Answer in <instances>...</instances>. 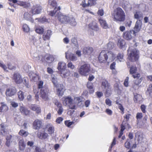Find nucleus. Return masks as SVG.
I'll list each match as a JSON object with an SVG mask.
<instances>
[{"mask_svg":"<svg viewBox=\"0 0 152 152\" xmlns=\"http://www.w3.org/2000/svg\"><path fill=\"white\" fill-rule=\"evenodd\" d=\"M128 58L132 62L137 61L138 58L139 51L134 47H130L127 50Z\"/></svg>","mask_w":152,"mask_h":152,"instance_id":"obj_1","label":"nucleus"},{"mask_svg":"<svg viewBox=\"0 0 152 152\" xmlns=\"http://www.w3.org/2000/svg\"><path fill=\"white\" fill-rule=\"evenodd\" d=\"M113 16L115 20L121 22L125 20V13L120 7L117 8L114 10Z\"/></svg>","mask_w":152,"mask_h":152,"instance_id":"obj_2","label":"nucleus"},{"mask_svg":"<svg viewBox=\"0 0 152 152\" xmlns=\"http://www.w3.org/2000/svg\"><path fill=\"white\" fill-rule=\"evenodd\" d=\"M19 137L17 135H9L6 136V141L5 144L7 146L9 147L11 145H15L17 143Z\"/></svg>","mask_w":152,"mask_h":152,"instance_id":"obj_3","label":"nucleus"},{"mask_svg":"<svg viewBox=\"0 0 152 152\" xmlns=\"http://www.w3.org/2000/svg\"><path fill=\"white\" fill-rule=\"evenodd\" d=\"M63 104L65 105H68L71 109H76L75 105L72 103L73 99L70 96H64L62 98Z\"/></svg>","mask_w":152,"mask_h":152,"instance_id":"obj_4","label":"nucleus"},{"mask_svg":"<svg viewBox=\"0 0 152 152\" xmlns=\"http://www.w3.org/2000/svg\"><path fill=\"white\" fill-rule=\"evenodd\" d=\"M90 71V65L86 64L81 66L78 69L79 73L81 75L84 76L88 75Z\"/></svg>","mask_w":152,"mask_h":152,"instance_id":"obj_5","label":"nucleus"},{"mask_svg":"<svg viewBox=\"0 0 152 152\" xmlns=\"http://www.w3.org/2000/svg\"><path fill=\"white\" fill-rule=\"evenodd\" d=\"M49 4L50 5L52 6L55 8L53 11H51L49 13V15L52 16H56L58 14V12L57 10H60V7H58L57 8L56 7L57 3L55 0H49Z\"/></svg>","mask_w":152,"mask_h":152,"instance_id":"obj_6","label":"nucleus"},{"mask_svg":"<svg viewBox=\"0 0 152 152\" xmlns=\"http://www.w3.org/2000/svg\"><path fill=\"white\" fill-rule=\"evenodd\" d=\"M58 20L61 23H67L69 22V20L70 19V18L66 15H64L60 14L58 12Z\"/></svg>","mask_w":152,"mask_h":152,"instance_id":"obj_7","label":"nucleus"},{"mask_svg":"<svg viewBox=\"0 0 152 152\" xmlns=\"http://www.w3.org/2000/svg\"><path fill=\"white\" fill-rule=\"evenodd\" d=\"M48 89L46 87H43L41 89V97L45 100H48L49 99L48 95Z\"/></svg>","mask_w":152,"mask_h":152,"instance_id":"obj_8","label":"nucleus"},{"mask_svg":"<svg viewBox=\"0 0 152 152\" xmlns=\"http://www.w3.org/2000/svg\"><path fill=\"white\" fill-rule=\"evenodd\" d=\"M16 92L17 90L15 88L12 86L7 89L5 92V94L7 96L11 97L15 95Z\"/></svg>","mask_w":152,"mask_h":152,"instance_id":"obj_9","label":"nucleus"},{"mask_svg":"<svg viewBox=\"0 0 152 152\" xmlns=\"http://www.w3.org/2000/svg\"><path fill=\"white\" fill-rule=\"evenodd\" d=\"M98 59L101 63H105L107 62V56L106 55V52L104 50H103L100 53L98 57Z\"/></svg>","mask_w":152,"mask_h":152,"instance_id":"obj_10","label":"nucleus"},{"mask_svg":"<svg viewBox=\"0 0 152 152\" xmlns=\"http://www.w3.org/2000/svg\"><path fill=\"white\" fill-rule=\"evenodd\" d=\"M142 26V22L141 20H137L136 22L134 30H132V32L135 34L139 32Z\"/></svg>","mask_w":152,"mask_h":152,"instance_id":"obj_11","label":"nucleus"},{"mask_svg":"<svg viewBox=\"0 0 152 152\" xmlns=\"http://www.w3.org/2000/svg\"><path fill=\"white\" fill-rule=\"evenodd\" d=\"M46 130L48 134L52 135L54 133V127L52 124L48 123L46 126Z\"/></svg>","mask_w":152,"mask_h":152,"instance_id":"obj_12","label":"nucleus"},{"mask_svg":"<svg viewBox=\"0 0 152 152\" xmlns=\"http://www.w3.org/2000/svg\"><path fill=\"white\" fill-rule=\"evenodd\" d=\"M102 88H103V90L105 91L106 93L110 94V87L109 85L108 82L106 80H104L102 83Z\"/></svg>","mask_w":152,"mask_h":152,"instance_id":"obj_13","label":"nucleus"},{"mask_svg":"<svg viewBox=\"0 0 152 152\" xmlns=\"http://www.w3.org/2000/svg\"><path fill=\"white\" fill-rule=\"evenodd\" d=\"M65 58L67 59L69 58V60L72 61H75L77 59V57L74 54L71 53L69 51L65 53Z\"/></svg>","mask_w":152,"mask_h":152,"instance_id":"obj_14","label":"nucleus"},{"mask_svg":"<svg viewBox=\"0 0 152 152\" xmlns=\"http://www.w3.org/2000/svg\"><path fill=\"white\" fill-rule=\"evenodd\" d=\"M42 10L41 7L39 5H35L33 6L32 9V13L33 15L40 13Z\"/></svg>","mask_w":152,"mask_h":152,"instance_id":"obj_15","label":"nucleus"},{"mask_svg":"<svg viewBox=\"0 0 152 152\" xmlns=\"http://www.w3.org/2000/svg\"><path fill=\"white\" fill-rule=\"evenodd\" d=\"M42 122L41 120H36L33 123V128L35 129H39L42 126Z\"/></svg>","mask_w":152,"mask_h":152,"instance_id":"obj_16","label":"nucleus"},{"mask_svg":"<svg viewBox=\"0 0 152 152\" xmlns=\"http://www.w3.org/2000/svg\"><path fill=\"white\" fill-rule=\"evenodd\" d=\"M57 88V94L59 96H62L64 94V87L63 84H60L56 87Z\"/></svg>","mask_w":152,"mask_h":152,"instance_id":"obj_17","label":"nucleus"},{"mask_svg":"<svg viewBox=\"0 0 152 152\" xmlns=\"http://www.w3.org/2000/svg\"><path fill=\"white\" fill-rule=\"evenodd\" d=\"M106 55L107 56V62H109L113 61L115 58V55L111 51L108 52L107 53H106Z\"/></svg>","mask_w":152,"mask_h":152,"instance_id":"obj_18","label":"nucleus"},{"mask_svg":"<svg viewBox=\"0 0 152 152\" xmlns=\"http://www.w3.org/2000/svg\"><path fill=\"white\" fill-rule=\"evenodd\" d=\"M29 76L31 80L34 82H37L39 80L38 76L35 73L32 72H30L29 73Z\"/></svg>","mask_w":152,"mask_h":152,"instance_id":"obj_19","label":"nucleus"},{"mask_svg":"<svg viewBox=\"0 0 152 152\" xmlns=\"http://www.w3.org/2000/svg\"><path fill=\"white\" fill-rule=\"evenodd\" d=\"M137 68L136 66H132L130 68V73L133 74L132 76L135 78L136 77L139 78L140 77V75L139 73L135 74L137 71Z\"/></svg>","mask_w":152,"mask_h":152,"instance_id":"obj_20","label":"nucleus"},{"mask_svg":"<svg viewBox=\"0 0 152 152\" xmlns=\"http://www.w3.org/2000/svg\"><path fill=\"white\" fill-rule=\"evenodd\" d=\"M13 80L17 84H20L22 81L20 75L18 73H15L13 77Z\"/></svg>","mask_w":152,"mask_h":152,"instance_id":"obj_21","label":"nucleus"},{"mask_svg":"<svg viewBox=\"0 0 152 152\" xmlns=\"http://www.w3.org/2000/svg\"><path fill=\"white\" fill-rule=\"evenodd\" d=\"M93 50L92 47H88L84 48L83 50V53L85 55H90L93 52Z\"/></svg>","mask_w":152,"mask_h":152,"instance_id":"obj_22","label":"nucleus"},{"mask_svg":"<svg viewBox=\"0 0 152 152\" xmlns=\"http://www.w3.org/2000/svg\"><path fill=\"white\" fill-rule=\"evenodd\" d=\"M89 28L94 31H98L99 30V28L95 21H93L90 23L88 25Z\"/></svg>","mask_w":152,"mask_h":152,"instance_id":"obj_23","label":"nucleus"},{"mask_svg":"<svg viewBox=\"0 0 152 152\" xmlns=\"http://www.w3.org/2000/svg\"><path fill=\"white\" fill-rule=\"evenodd\" d=\"M19 110L23 115H27L29 114V111L23 105L20 106Z\"/></svg>","mask_w":152,"mask_h":152,"instance_id":"obj_24","label":"nucleus"},{"mask_svg":"<svg viewBox=\"0 0 152 152\" xmlns=\"http://www.w3.org/2000/svg\"><path fill=\"white\" fill-rule=\"evenodd\" d=\"M134 34L132 31H126L123 34V37L124 39L129 40L132 38V34Z\"/></svg>","mask_w":152,"mask_h":152,"instance_id":"obj_25","label":"nucleus"},{"mask_svg":"<svg viewBox=\"0 0 152 152\" xmlns=\"http://www.w3.org/2000/svg\"><path fill=\"white\" fill-rule=\"evenodd\" d=\"M66 67V64L64 62H60L58 64V69L61 72L62 71L65 70Z\"/></svg>","mask_w":152,"mask_h":152,"instance_id":"obj_26","label":"nucleus"},{"mask_svg":"<svg viewBox=\"0 0 152 152\" xmlns=\"http://www.w3.org/2000/svg\"><path fill=\"white\" fill-rule=\"evenodd\" d=\"M99 20L101 25L103 28L106 29L108 28V25L105 20L102 18H99Z\"/></svg>","mask_w":152,"mask_h":152,"instance_id":"obj_27","label":"nucleus"},{"mask_svg":"<svg viewBox=\"0 0 152 152\" xmlns=\"http://www.w3.org/2000/svg\"><path fill=\"white\" fill-rule=\"evenodd\" d=\"M19 145L20 146V152H22L25 147V144L24 142V140L22 139L20 140L19 142Z\"/></svg>","mask_w":152,"mask_h":152,"instance_id":"obj_28","label":"nucleus"},{"mask_svg":"<svg viewBox=\"0 0 152 152\" xmlns=\"http://www.w3.org/2000/svg\"><path fill=\"white\" fill-rule=\"evenodd\" d=\"M1 134L3 136H5L7 134V130L3 124H1L0 126Z\"/></svg>","mask_w":152,"mask_h":152,"instance_id":"obj_29","label":"nucleus"},{"mask_svg":"<svg viewBox=\"0 0 152 152\" xmlns=\"http://www.w3.org/2000/svg\"><path fill=\"white\" fill-rule=\"evenodd\" d=\"M51 34L52 31H51L50 30H47L46 34L44 35L43 36V39L44 40L49 39Z\"/></svg>","mask_w":152,"mask_h":152,"instance_id":"obj_30","label":"nucleus"},{"mask_svg":"<svg viewBox=\"0 0 152 152\" xmlns=\"http://www.w3.org/2000/svg\"><path fill=\"white\" fill-rule=\"evenodd\" d=\"M142 14L140 12H136L134 14V18L137 20H141L142 19Z\"/></svg>","mask_w":152,"mask_h":152,"instance_id":"obj_31","label":"nucleus"},{"mask_svg":"<svg viewBox=\"0 0 152 152\" xmlns=\"http://www.w3.org/2000/svg\"><path fill=\"white\" fill-rule=\"evenodd\" d=\"M30 109L36 111L37 113H40L41 112V110L40 107H37L35 105H32L30 107Z\"/></svg>","mask_w":152,"mask_h":152,"instance_id":"obj_32","label":"nucleus"},{"mask_svg":"<svg viewBox=\"0 0 152 152\" xmlns=\"http://www.w3.org/2000/svg\"><path fill=\"white\" fill-rule=\"evenodd\" d=\"M142 96L140 95L136 94L134 95V101L135 102L137 103L140 102L142 99Z\"/></svg>","mask_w":152,"mask_h":152,"instance_id":"obj_33","label":"nucleus"},{"mask_svg":"<svg viewBox=\"0 0 152 152\" xmlns=\"http://www.w3.org/2000/svg\"><path fill=\"white\" fill-rule=\"evenodd\" d=\"M8 107L4 103H2L1 106L0 107V112H5L8 110Z\"/></svg>","mask_w":152,"mask_h":152,"instance_id":"obj_34","label":"nucleus"},{"mask_svg":"<svg viewBox=\"0 0 152 152\" xmlns=\"http://www.w3.org/2000/svg\"><path fill=\"white\" fill-rule=\"evenodd\" d=\"M114 47V44L112 42H109L105 46V48L107 50H110L113 49Z\"/></svg>","mask_w":152,"mask_h":152,"instance_id":"obj_35","label":"nucleus"},{"mask_svg":"<svg viewBox=\"0 0 152 152\" xmlns=\"http://www.w3.org/2000/svg\"><path fill=\"white\" fill-rule=\"evenodd\" d=\"M61 76L66 77L69 76L70 74V71L69 70H65L64 71H62L61 72Z\"/></svg>","mask_w":152,"mask_h":152,"instance_id":"obj_36","label":"nucleus"},{"mask_svg":"<svg viewBox=\"0 0 152 152\" xmlns=\"http://www.w3.org/2000/svg\"><path fill=\"white\" fill-rule=\"evenodd\" d=\"M39 138L41 139H45L48 136V133L45 132L41 133L40 134L38 135Z\"/></svg>","mask_w":152,"mask_h":152,"instance_id":"obj_37","label":"nucleus"},{"mask_svg":"<svg viewBox=\"0 0 152 152\" xmlns=\"http://www.w3.org/2000/svg\"><path fill=\"white\" fill-rule=\"evenodd\" d=\"M123 57V53H118L117 56V59L118 61L120 62H123L124 61Z\"/></svg>","mask_w":152,"mask_h":152,"instance_id":"obj_38","label":"nucleus"},{"mask_svg":"<svg viewBox=\"0 0 152 152\" xmlns=\"http://www.w3.org/2000/svg\"><path fill=\"white\" fill-rule=\"evenodd\" d=\"M18 4L24 7H28L30 6L29 4L26 2L19 1L18 2Z\"/></svg>","mask_w":152,"mask_h":152,"instance_id":"obj_39","label":"nucleus"},{"mask_svg":"<svg viewBox=\"0 0 152 152\" xmlns=\"http://www.w3.org/2000/svg\"><path fill=\"white\" fill-rule=\"evenodd\" d=\"M70 24L73 26H75L77 24V22L75 19L73 18H70L69 22L68 23Z\"/></svg>","mask_w":152,"mask_h":152,"instance_id":"obj_40","label":"nucleus"},{"mask_svg":"<svg viewBox=\"0 0 152 152\" xmlns=\"http://www.w3.org/2000/svg\"><path fill=\"white\" fill-rule=\"evenodd\" d=\"M0 67L5 72H8L7 67L4 64L3 62L0 60Z\"/></svg>","mask_w":152,"mask_h":152,"instance_id":"obj_41","label":"nucleus"},{"mask_svg":"<svg viewBox=\"0 0 152 152\" xmlns=\"http://www.w3.org/2000/svg\"><path fill=\"white\" fill-rule=\"evenodd\" d=\"M18 97L20 101L23 100L24 98V96L23 93L21 91H20L18 92Z\"/></svg>","mask_w":152,"mask_h":152,"instance_id":"obj_42","label":"nucleus"},{"mask_svg":"<svg viewBox=\"0 0 152 152\" xmlns=\"http://www.w3.org/2000/svg\"><path fill=\"white\" fill-rule=\"evenodd\" d=\"M35 61H37L38 62L41 61L42 62L43 61V57L42 55H38V56H35L34 58Z\"/></svg>","mask_w":152,"mask_h":152,"instance_id":"obj_43","label":"nucleus"},{"mask_svg":"<svg viewBox=\"0 0 152 152\" xmlns=\"http://www.w3.org/2000/svg\"><path fill=\"white\" fill-rule=\"evenodd\" d=\"M125 44V42L124 40L121 39H120L118 40V45L120 48H122Z\"/></svg>","mask_w":152,"mask_h":152,"instance_id":"obj_44","label":"nucleus"},{"mask_svg":"<svg viewBox=\"0 0 152 152\" xmlns=\"http://www.w3.org/2000/svg\"><path fill=\"white\" fill-rule=\"evenodd\" d=\"M52 81L54 86L56 87L58 86V85L60 84L57 83V81L56 77L54 76L53 75H52Z\"/></svg>","mask_w":152,"mask_h":152,"instance_id":"obj_45","label":"nucleus"},{"mask_svg":"<svg viewBox=\"0 0 152 152\" xmlns=\"http://www.w3.org/2000/svg\"><path fill=\"white\" fill-rule=\"evenodd\" d=\"M74 101L75 103L77 104L79 106H81L80 105H79V104L81 103L82 101L80 98L78 97H75L74 98Z\"/></svg>","mask_w":152,"mask_h":152,"instance_id":"obj_46","label":"nucleus"},{"mask_svg":"<svg viewBox=\"0 0 152 152\" xmlns=\"http://www.w3.org/2000/svg\"><path fill=\"white\" fill-rule=\"evenodd\" d=\"M36 32L38 34H42L44 32L43 28L42 27H39L35 30Z\"/></svg>","mask_w":152,"mask_h":152,"instance_id":"obj_47","label":"nucleus"},{"mask_svg":"<svg viewBox=\"0 0 152 152\" xmlns=\"http://www.w3.org/2000/svg\"><path fill=\"white\" fill-rule=\"evenodd\" d=\"M19 134L23 137H26L28 134V133L27 132L23 130H20L19 132Z\"/></svg>","mask_w":152,"mask_h":152,"instance_id":"obj_48","label":"nucleus"},{"mask_svg":"<svg viewBox=\"0 0 152 152\" xmlns=\"http://www.w3.org/2000/svg\"><path fill=\"white\" fill-rule=\"evenodd\" d=\"M87 87L88 89L91 90V93H93L94 92V90L93 89V84L91 82H88L87 84Z\"/></svg>","mask_w":152,"mask_h":152,"instance_id":"obj_49","label":"nucleus"},{"mask_svg":"<svg viewBox=\"0 0 152 152\" xmlns=\"http://www.w3.org/2000/svg\"><path fill=\"white\" fill-rule=\"evenodd\" d=\"M152 92V84H150L149 86V87L148 88L147 91L146 92V94L147 95H150L151 93Z\"/></svg>","mask_w":152,"mask_h":152,"instance_id":"obj_50","label":"nucleus"},{"mask_svg":"<svg viewBox=\"0 0 152 152\" xmlns=\"http://www.w3.org/2000/svg\"><path fill=\"white\" fill-rule=\"evenodd\" d=\"M128 125V124H127L125 121H124L122 122V124L121 125V129L120 131L123 132L125 129V126H126V125Z\"/></svg>","mask_w":152,"mask_h":152,"instance_id":"obj_51","label":"nucleus"},{"mask_svg":"<svg viewBox=\"0 0 152 152\" xmlns=\"http://www.w3.org/2000/svg\"><path fill=\"white\" fill-rule=\"evenodd\" d=\"M135 78H137V79L134 81L133 83L139 85L142 80L141 78L140 79H139L138 77H136Z\"/></svg>","mask_w":152,"mask_h":152,"instance_id":"obj_52","label":"nucleus"},{"mask_svg":"<svg viewBox=\"0 0 152 152\" xmlns=\"http://www.w3.org/2000/svg\"><path fill=\"white\" fill-rule=\"evenodd\" d=\"M23 30L26 32H28L29 31V28L26 24H24L23 27Z\"/></svg>","mask_w":152,"mask_h":152,"instance_id":"obj_53","label":"nucleus"},{"mask_svg":"<svg viewBox=\"0 0 152 152\" xmlns=\"http://www.w3.org/2000/svg\"><path fill=\"white\" fill-rule=\"evenodd\" d=\"M46 62L49 63H51L53 60V58L51 56H48L46 58Z\"/></svg>","mask_w":152,"mask_h":152,"instance_id":"obj_54","label":"nucleus"},{"mask_svg":"<svg viewBox=\"0 0 152 152\" xmlns=\"http://www.w3.org/2000/svg\"><path fill=\"white\" fill-rule=\"evenodd\" d=\"M23 83L27 88H29L30 87V86L28 84V80L27 78H24V79Z\"/></svg>","mask_w":152,"mask_h":152,"instance_id":"obj_55","label":"nucleus"},{"mask_svg":"<svg viewBox=\"0 0 152 152\" xmlns=\"http://www.w3.org/2000/svg\"><path fill=\"white\" fill-rule=\"evenodd\" d=\"M7 69L11 70L15 69L16 67L12 65L10 63H9L7 64Z\"/></svg>","mask_w":152,"mask_h":152,"instance_id":"obj_56","label":"nucleus"},{"mask_svg":"<svg viewBox=\"0 0 152 152\" xmlns=\"http://www.w3.org/2000/svg\"><path fill=\"white\" fill-rule=\"evenodd\" d=\"M31 68V66L28 64H26L23 66L24 69L26 72H28Z\"/></svg>","mask_w":152,"mask_h":152,"instance_id":"obj_57","label":"nucleus"},{"mask_svg":"<svg viewBox=\"0 0 152 152\" xmlns=\"http://www.w3.org/2000/svg\"><path fill=\"white\" fill-rule=\"evenodd\" d=\"M24 18L27 20H28L31 18L30 15L28 12L25 13L24 14Z\"/></svg>","mask_w":152,"mask_h":152,"instance_id":"obj_58","label":"nucleus"},{"mask_svg":"<svg viewBox=\"0 0 152 152\" xmlns=\"http://www.w3.org/2000/svg\"><path fill=\"white\" fill-rule=\"evenodd\" d=\"M67 67L69 68H70L71 69H74L75 68V66L71 62H69L67 64Z\"/></svg>","mask_w":152,"mask_h":152,"instance_id":"obj_59","label":"nucleus"},{"mask_svg":"<svg viewBox=\"0 0 152 152\" xmlns=\"http://www.w3.org/2000/svg\"><path fill=\"white\" fill-rule=\"evenodd\" d=\"M73 123L74 122L73 121L69 122V121H66L64 123L65 125L68 127H70Z\"/></svg>","mask_w":152,"mask_h":152,"instance_id":"obj_60","label":"nucleus"},{"mask_svg":"<svg viewBox=\"0 0 152 152\" xmlns=\"http://www.w3.org/2000/svg\"><path fill=\"white\" fill-rule=\"evenodd\" d=\"M97 0H88V4L91 5H95L96 4V1Z\"/></svg>","mask_w":152,"mask_h":152,"instance_id":"obj_61","label":"nucleus"},{"mask_svg":"<svg viewBox=\"0 0 152 152\" xmlns=\"http://www.w3.org/2000/svg\"><path fill=\"white\" fill-rule=\"evenodd\" d=\"M132 88L134 90H137L139 88V86L133 83L132 86Z\"/></svg>","mask_w":152,"mask_h":152,"instance_id":"obj_62","label":"nucleus"},{"mask_svg":"<svg viewBox=\"0 0 152 152\" xmlns=\"http://www.w3.org/2000/svg\"><path fill=\"white\" fill-rule=\"evenodd\" d=\"M142 117V113H137L136 115L137 121H138L139 119L141 118Z\"/></svg>","mask_w":152,"mask_h":152,"instance_id":"obj_63","label":"nucleus"},{"mask_svg":"<svg viewBox=\"0 0 152 152\" xmlns=\"http://www.w3.org/2000/svg\"><path fill=\"white\" fill-rule=\"evenodd\" d=\"M104 13L103 10L102 9L99 10L97 12V14L101 16H103L104 15Z\"/></svg>","mask_w":152,"mask_h":152,"instance_id":"obj_64","label":"nucleus"}]
</instances>
